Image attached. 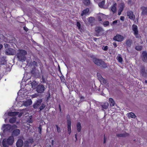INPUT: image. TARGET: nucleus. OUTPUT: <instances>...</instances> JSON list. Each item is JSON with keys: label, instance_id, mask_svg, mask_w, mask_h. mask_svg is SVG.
<instances>
[{"label": "nucleus", "instance_id": "obj_1", "mask_svg": "<svg viewBox=\"0 0 147 147\" xmlns=\"http://www.w3.org/2000/svg\"><path fill=\"white\" fill-rule=\"evenodd\" d=\"M27 54L26 51L23 50H19L16 54L18 58L20 61H24L26 59L25 55Z\"/></svg>", "mask_w": 147, "mask_h": 147}, {"label": "nucleus", "instance_id": "obj_2", "mask_svg": "<svg viewBox=\"0 0 147 147\" xmlns=\"http://www.w3.org/2000/svg\"><path fill=\"white\" fill-rule=\"evenodd\" d=\"M93 61L98 66L103 67L104 68L107 67V66L104 62L101 60L94 58L93 59Z\"/></svg>", "mask_w": 147, "mask_h": 147}, {"label": "nucleus", "instance_id": "obj_3", "mask_svg": "<svg viewBox=\"0 0 147 147\" xmlns=\"http://www.w3.org/2000/svg\"><path fill=\"white\" fill-rule=\"evenodd\" d=\"M46 88L43 85L39 84L38 85L36 88V91L39 93L44 92Z\"/></svg>", "mask_w": 147, "mask_h": 147}, {"label": "nucleus", "instance_id": "obj_4", "mask_svg": "<svg viewBox=\"0 0 147 147\" xmlns=\"http://www.w3.org/2000/svg\"><path fill=\"white\" fill-rule=\"evenodd\" d=\"M89 9L88 8H86L82 11L81 14V16L82 17V19L84 20L86 16L87 15L89 14Z\"/></svg>", "mask_w": 147, "mask_h": 147}, {"label": "nucleus", "instance_id": "obj_5", "mask_svg": "<svg viewBox=\"0 0 147 147\" xmlns=\"http://www.w3.org/2000/svg\"><path fill=\"white\" fill-rule=\"evenodd\" d=\"M3 131L4 132L7 131H10L12 130V127L9 125H4L2 127Z\"/></svg>", "mask_w": 147, "mask_h": 147}, {"label": "nucleus", "instance_id": "obj_6", "mask_svg": "<svg viewBox=\"0 0 147 147\" xmlns=\"http://www.w3.org/2000/svg\"><path fill=\"white\" fill-rule=\"evenodd\" d=\"M67 117V132L68 134L70 135L71 132V121L70 119Z\"/></svg>", "mask_w": 147, "mask_h": 147}, {"label": "nucleus", "instance_id": "obj_7", "mask_svg": "<svg viewBox=\"0 0 147 147\" xmlns=\"http://www.w3.org/2000/svg\"><path fill=\"white\" fill-rule=\"evenodd\" d=\"M140 74L144 77L147 76V70L145 69L144 67L142 66L141 67L140 70Z\"/></svg>", "mask_w": 147, "mask_h": 147}, {"label": "nucleus", "instance_id": "obj_8", "mask_svg": "<svg viewBox=\"0 0 147 147\" xmlns=\"http://www.w3.org/2000/svg\"><path fill=\"white\" fill-rule=\"evenodd\" d=\"M113 39L115 40L118 42H121L123 40V37L122 36L118 34L115 36Z\"/></svg>", "mask_w": 147, "mask_h": 147}, {"label": "nucleus", "instance_id": "obj_9", "mask_svg": "<svg viewBox=\"0 0 147 147\" xmlns=\"http://www.w3.org/2000/svg\"><path fill=\"white\" fill-rule=\"evenodd\" d=\"M15 50L11 48H9L6 49L5 51V53L8 55H14L15 54Z\"/></svg>", "mask_w": 147, "mask_h": 147}, {"label": "nucleus", "instance_id": "obj_10", "mask_svg": "<svg viewBox=\"0 0 147 147\" xmlns=\"http://www.w3.org/2000/svg\"><path fill=\"white\" fill-rule=\"evenodd\" d=\"M132 30L134 32V34L136 38H138V30L137 26L135 25H132Z\"/></svg>", "mask_w": 147, "mask_h": 147}, {"label": "nucleus", "instance_id": "obj_11", "mask_svg": "<svg viewBox=\"0 0 147 147\" xmlns=\"http://www.w3.org/2000/svg\"><path fill=\"white\" fill-rule=\"evenodd\" d=\"M142 59L144 62H147V53L146 51H144L142 53Z\"/></svg>", "mask_w": 147, "mask_h": 147}, {"label": "nucleus", "instance_id": "obj_12", "mask_svg": "<svg viewBox=\"0 0 147 147\" xmlns=\"http://www.w3.org/2000/svg\"><path fill=\"white\" fill-rule=\"evenodd\" d=\"M127 15L131 20H134L135 19V16L134 15L133 12L131 11H129L127 12Z\"/></svg>", "mask_w": 147, "mask_h": 147}, {"label": "nucleus", "instance_id": "obj_13", "mask_svg": "<svg viewBox=\"0 0 147 147\" xmlns=\"http://www.w3.org/2000/svg\"><path fill=\"white\" fill-rule=\"evenodd\" d=\"M42 101V99H39L33 105V107L34 108H36L38 107L41 104Z\"/></svg>", "mask_w": 147, "mask_h": 147}, {"label": "nucleus", "instance_id": "obj_14", "mask_svg": "<svg viewBox=\"0 0 147 147\" xmlns=\"http://www.w3.org/2000/svg\"><path fill=\"white\" fill-rule=\"evenodd\" d=\"M98 79L101 82L105 84H107V81L105 79H104L100 75H98Z\"/></svg>", "mask_w": 147, "mask_h": 147}, {"label": "nucleus", "instance_id": "obj_15", "mask_svg": "<svg viewBox=\"0 0 147 147\" xmlns=\"http://www.w3.org/2000/svg\"><path fill=\"white\" fill-rule=\"evenodd\" d=\"M142 10L141 15H147V7H142L141 8Z\"/></svg>", "mask_w": 147, "mask_h": 147}, {"label": "nucleus", "instance_id": "obj_16", "mask_svg": "<svg viewBox=\"0 0 147 147\" xmlns=\"http://www.w3.org/2000/svg\"><path fill=\"white\" fill-rule=\"evenodd\" d=\"M32 103V101L31 99L28 100L23 102L24 105L26 107H28L31 105Z\"/></svg>", "mask_w": 147, "mask_h": 147}, {"label": "nucleus", "instance_id": "obj_17", "mask_svg": "<svg viewBox=\"0 0 147 147\" xmlns=\"http://www.w3.org/2000/svg\"><path fill=\"white\" fill-rule=\"evenodd\" d=\"M7 141L8 142L9 145H12L14 141V138L12 136H10L8 139L7 140Z\"/></svg>", "mask_w": 147, "mask_h": 147}, {"label": "nucleus", "instance_id": "obj_18", "mask_svg": "<svg viewBox=\"0 0 147 147\" xmlns=\"http://www.w3.org/2000/svg\"><path fill=\"white\" fill-rule=\"evenodd\" d=\"M23 144V142L21 139L18 140L16 143V146L17 147H22Z\"/></svg>", "mask_w": 147, "mask_h": 147}, {"label": "nucleus", "instance_id": "obj_19", "mask_svg": "<svg viewBox=\"0 0 147 147\" xmlns=\"http://www.w3.org/2000/svg\"><path fill=\"white\" fill-rule=\"evenodd\" d=\"M2 143L3 146L4 147H8L9 145L6 139H4Z\"/></svg>", "mask_w": 147, "mask_h": 147}, {"label": "nucleus", "instance_id": "obj_20", "mask_svg": "<svg viewBox=\"0 0 147 147\" xmlns=\"http://www.w3.org/2000/svg\"><path fill=\"white\" fill-rule=\"evenodd\" d=\"M81 124L80 122H78L76 124V128L77 131L78 132H80L81 130Z\"/></svg>", "mask_w": 147, "mask_h": 147}, {"label": "nucleus", "instance_id": "obj_21", "mask_svg": "<svg viewBox=\"0 0 147 147\" xmlns=\"http://www.w3.org/2000/svg\"><path fill=\"white\" fill-rule=\"evenodd\" d=\"M95 31L98 33L103 32L104 31L103 29L100 27H97L95 28Z\"/></svg>", "mask_w": 147, "mask_h": 147}, {"label": "nucleus", "instance_id": "obj_22", "mask_svg": "<svg viewBox=\"0 0 147 147\" xmlns=\"http://www.w3.org/2000/svg\"><path fill=\"white\" fill-rule=\"evenodd\" d=\"M20 130L19 129H16L13 131L12 135L14 136H17L20 134Z\"/></svg>", "mask_w": 147, "mask_h": 147}, {"label": "nucleus", "instance_id": "obj_23", "mask_svg": "<svg viewBox=\"0 0 147 147\" xmlns=\"http://www.w3.org/2000/svg\"><path fill=\"white\" fill-rule=\"evenodd\" d=\"M109 106V104L108 102H105L101 105L102 110L104 109H107Z\"/></svg>", "mask_w": 147, "mask_h": 147}, {"label": "nucleus", "instance_id": "obj_24", "mask_svg": "<svg viewBox=\"0 0 147 147\" xmlns=\"http://www.w3.org/2000/svg\"><path fill=\"white\" fill-rule=\"evenodd\" d=\"M32 88L33 89L36 88L37 86L38 85L37 84V83L35 81L31 83Z\"/></svg>", "mask_w": 147, "mask_h": 147}, {"label": "nucleus", "instance_id": "obj_25", "mask_svg": "<svg viewBox=\"0 0 147 147\" xmlns=\"http://www.w3.org/2000/svg\"><path fill=\"white\" fill-rule=\"evenodd\" d=\"M109 101L111 107H113L115 105V102L112 98H110L109 99Z\"/></svg>", "mask_w": 147, "mask_h": 147}, {"label": "nucleus", "instance_id": "obj_26", "mask_svg": "<svg viewBox=\"0 0 147 147\" xmlns=\"http://www.w3.org/2000/svg\"><path fill=\"white\" fill-rule=\"evenodd\" d=\"M19 113L18 112H9L8 114L9 116H14L18 115Z\"/></svg>", "mask_w": 147, "mask_h": 147}, {"label": "nucleus", "instance_id": "obj_27", "mask_svg": "<svg viewBox=\"0 0 147 147\" xmlns=\"http://www.w3.org/2000/svg\"><path fill=\"white\" fill-rule=\"evenodd\" d=\"M127 115L128 117L129 118L131 117L133 118H135L136 117L135 115L132 112L128 113L127 114Z\"/></svg>", "mask_w": 147, "mask_h": 147}, {"label": "nucleus", "instance_id": "obj_28", "mask_svg": "<svg viewBox=\"0 0 147 147\" xmlns=\"http://www.w3.org/2000/svg\"><path fill=\"white\" fill-rule=\"evenodd\" d=\"M116 3H115L111 7V11L113 13L115 12L116 11Z\"/></svg>", "mask_w": 147, "mask_h": 147}, {"label": "nucleus", "instance_id": "obj_29", "mask_svg": "<svg viewBox=\"0 0 147 147\" xmlns=\"http://www.w3.org/2000/svg\"><path fill=\"white\" fill-rule=\"evenodd\" d=\"M83 3L85 5H88L90 4L89 0H83Z\"/></svg>", "mask_w": 147, "mask_h": 147}, {"label": "nucleus", "instance_id": "obj_30", "mask_svg": "<svg viewBox=\"0 0 147 147\" xmlns=\"http://www.w3.org/2000/svg\"><path fill=\"white\" fill-rule=\"evenodd\" d=\"M132 43V40H127L126 42V45L129 47H130Z\"/></svg>", "mask_w": 147, "mask_h": 147}, {"label": "nucleus", "instance_id": "obj_31", "mask_svg": "<svg viewBox=\"0 0 147 147\" xmlns=\"http://www.w3.org/2000/svg\"><path fill=\"white\" fill-rule=\"evenodd\" d=\"M105 3V1H102L99 3L98 5L100 7L102 8L104 5Z\"/></svg>", "mask_w": 147, "mask_h": 147}, {"label": "nucleus", "instance_id": "obj_32", "mask_svg": "<svg viewBox=\"0 0 147 147\" xmlns=\"http://www.w3.org/2000/svg\"><path fill=\"white\" fill-rule=\"evenodd\" d=\"M16 120V118L15 117H12L9 119V121L11 123H14Z\"/></svg>", "mask_w": 147, "mask_h": 147}, {"label": "nucleus", "instance_id": "obj_33", "mask_svg": "<svg viewBox=\"0 0 147 147\" xmlns=\"http://www.w3.org/2000/svg\"><path fill=\"white\" fill-rule=\"evenodd\" d=\"M88 20L89 23H92L94 20V18L93 17H90L88 18Z\"/></svg>", "mask_w": 147, "mask_h": 147}, {"label": "nucleus", "instance_id": "obj_34", "mask_svg": "<svg viewBox=\"0 0 147 147\" xmlns=\"http://www.w3.org/2000/svg\"><path fill=\"white\" fill-rule=\"evenodd\" d=\"M142 47L141 46H136V49L137 51H140L142 50Z\"/></svg>", "mask_w": 147, "mask_h": 147}, {"label": "nucleus", "instance_id": "obj_35", "mask_svg": "<svg viewBox=\"0 0 147 147\" xmlns=\"http://www.w3.org/2000/svg\"><path fill=\"white\" fill-rule=\"evenodd\" d=\"M117 59L118 60V61L120 63H121L123 61L122 58L120 56H117Z\"/></svg>", "mask_w": 147, "mask_h": 147}, {"label": "nucleus", "instance_id": "obj_36", "mask_svg": "<svg viewBox=\"0 0 147 147\" xmlns=\"http://www.w3.org/2000/svg\"><path fill=\"white\" fill-rule=\"evenodd\" d=\"M103 24L104 26L106 27L109 25V22L107 21H105L103 22Z\"/></svg>", "mask_w": 147, "mask_h": 147}, {"label": "nucleus", "instance_id": "obj_37", "mask_svg": "<svg viewBox=\"0 0 147 147\" xmlns=\"http://www.w3.org/2000/svg\"><path fill=\"white\" fill-rule=\"evenodd\" d=\"M124 7V4L123 3H122L121 4L119 9V10L121 11H122L123 10V9Z\"/></svg>", "mask_w": 147, "mask_h": 147}, {"label": "nucleus", "instance_id": "obj_38", "mask_svg": "<svg viewBox=\"0 0 147 147\" xmlns=\"http://www.w3.org/2000/svg\"><path fill=\"white\" fill-rule=\"evenodd\" d=\"M45 107V104L42 103L39 109L40 111L42 110L43 109H44Z\"/></svg>", "mask_w": 147, "mask_h": 147}, {"label": "nucleus", "instance_id": "obj_39", "mask_svg": "<svg viewBox=\"0 0 147 147\" xmlns=\"http://www.w3.org/2000/svg\"><path fill=\"white\" fill-rule=\"evenodd\" d=\"M101 15V17H102V19H106L107 18V16L103 14L102 13H100Z\"/></svg>", "mask_w": 147, "mask_h": 147}, {"label": "nucleus", "instance_id": "obj_40", "mask_svg": "<svg viewBox=\"0 0 147 147\" xmlns=\"http://www.w3.org/2000/svg\"><path fill=\"white\" fill-rule=\"evenodd\" d=\"M117 136L118 137H123L125 136V134H117Z\"/></svg>", "mask_w": 147, "mask_h": 147}, {"label": "nucleus", "instance_id": "obj_41", "mask_svg": "<svg viewBox=\"0 0 147 147\" xmlns=\"http://www.w3.org/2000/svg\"><path fill=\"white\" fill-rule=\"evenodd\" d=\"M29 141H26L24 142V145L26 147H28L29 146Z\"/></svg>", "mask_w": 147, "mask_h": 147}, {"label": "nucleus", "instance_id": "obj_42", "mask_svg": "<svg viewBox=\"0 0 147 147\" xmlns=\"http://www.w3.org/2000/svg\"><path fill=\"white\" fill-rule=\"evenodd\" d=\"M56 126L57 127V131L58 132V133H59L61 132V129H60V128L57 125H56Z\"/></svg>", "mask_w": 147, "mask_h": 147}, {"label": "nucleus", "instance_id": "obj_43", "mask_svg": "<svg viewBox=\"0 0 147 147\" xmlns=\"http://www.w3.org/2000/svg\"><path fill=\"white\" fill-rule=\"evenodd\" d=\"M102 17L100 14V16L98 17V19L99 21H101L102 20Z\"/></svg>", "mask_w": 147, "mask_h": 147}, {"label": "nucleus", "instance_id": "obj_44", "mask_svg": "<svg viewBox=\"0 0 147 147\" xmlns=\"http://www.w3.org/2000/svg\"><path fill=\"white\" fill-rule=\"evenodd\" d=\"M108 47L107 46H103L102 47V49L104 51H106L108 49Z\"/></svg>", "mask_w": 147, "mask_h": 147}, {"label": "nucleus", "instance_id": "obj_45", "mask_svg": "<svg viewBox=\"0 0 147 147\" xmlns=\"http://www.w3.org/2000/svg\"><path fill=\"white\" fill-rule=\"evenodd\" d=\"M77 26H78V28L80 29V28L81 25L79 22H78L77 23Z\"/></svg>", "mask_w": 147, "mask_h": 147}, {"label": "nucleus", "instance_id": "obj_46", "mask_svg": "<svg viewBox=\"0 0 147 147\" xmlns=\"http://www.w3.org/2000/svg\"><path fill=\"white\" fill-rule=\"evenodd\" d=\"M38 131L40 134L41 133V130H42V128L41 127L40 125L39 127L38 128Z\"/></svg>", "mask_w": 147, "mask_h": 147}, {"label": "nucleus", "instance_id": "obj_47", "mask_svg": "<svg viewBox=\"0 0 147 147\" xmlns=\"http://www.w3.org/2000/svg\"><path fill=\"white\" fill-rule=\"evenodd\" d=\"M38 96V95L37 94H33V95H32V98H35V97H37V96Z\"/></svg>", "mask_w": 147, "mask_h": 147}, {"label": "nucleus", "instance_id": "obj_48", "mask_svg": "<svg viewBox=\"0 0 147 147\" xmlns=\"http://www.w3.org/2000/svg\"><path fill=\"white\" fill-rule=\"evenodd\" d=\"M106 137H105V136L104 135V141H103L104 143H105V142H106Z\"/></svg>", "mask_w": 147, "mask_h": 147}, {"label": "nucleus", "instance_id": "obj_49", "mask_svg": "<svg viewBox=\"0 0 147 147\" xmlns=\"http://www.w3.org/2000/svg\"><path fill=\"white\" fill-rule=\"evenodd\" d=\"M29 143H32L33 142V139H31V140H30L29 141Z\"/></svg>", "mask_w": 147, "mask_h": 147}, {"label": "nucleus", "instance_id": "obj_50", "mask_svg": "<svg viewBox=\"0 0 147 147\" xmlns=\"http://www.w3.org/2000/svg\"><path fill=\"white\" fill-rule=\"evenodd\" d=\"M22 113L21 112L20 113L18 114V117H20L22 116Z\"/></svg>", "mask_w": 147, "mask_h": 147}, {"label": "nucleus", "instance_id": "obj_51", "mask_svg": "<svg viewBox=\"0 0 147 147\" xmlns=\"http://www.w3.org/2000/svg\"><path fill=\"white\" fill-rule=\"evenodd\" d=\"M124 17H122V16L121 17H120V20H122V21H123L124 20Z\"/></svg>", "mask_w": 147, "mask_h": 147}, {"label": "nucleus", "instance_id": "obj_52", "mask_svg": "<svg viewBox=\"0 0 147 147\" xmlns=\"http://www.w3.org/2000/svg\"><path fill=\"white\" fill-rule=\"evenodd\" d=\"M24 30L26 31H27L28 30V29L26 27H24Z\"/></svg>", "mask_w": 147, "mask_h": 147}, {"label": "nucleus", "instance_id": "obj_53", "mask_svg": "<svg viewBox=\"0 0 147 147\" xmlns=\"http://www.w3.org/2000/svg\"><path fill=\"white\" fill-rule=\"evenodd\" d=\"M122 12V11H119H119H118V15H121V13Z\"/></svg>", "mask_w": 147, "mask_h": 147}, {"label": "nucleus", "instance_id": "obj_54", "mask_svg": "<svg viewBox=\"0 0 147 147\" xmlns=\"http://www.w3.org/2000/svg\"><path fill=\"white\" fill-rule=\"evenodd\" d=\"M117 20H115V21H114L113 22V24H114L117 23Z\"/></svg>", "mask_w": 147, "mask_h": 147}, {"label": "nucleus", "instance_id": "obj_55", "mask_svg": "<svg viewBox=\"0 0 147 147\" xmlns=\"http://www.w3.org/2000/svg\"><path fill=\"white\" fill-rule=\"evenodd\" d=\"M113 45L115 46V47H117V45L116 44V43H113Z\"/></svg>", "mask_w": 147, "mask_h": 147}, {"label": "nucleus", "instance_id": "obj_56", "mask_svg": "<svg viewBox=\"0 0 147 147\" xmlns=\"http://www.w3.org/2000/svg\"><path fill=\"white\" fill-rule=\"evenodd\" d=\"M42 79L43 82H45V78H44V77H43V76H42Z\"/></svg>", "mask_w": 147, "mask_h": 147}, {"label": "nucleus", "instance_id": "obj_57", "mask_svg": "<svg viewBox=\"0 0 147 147\" xmlns=\"http://www.w3.org/2000/svg\"><path fill=\"white\" fill-rule=\"evenodd\" d=\"M3 47V45L1 44H0V50Z\"/></svg>", "mask_w": 147, "mask_h": 147}, {"label": "nucleus", "instance_id": "obj_58", "mask_svg": "<svg viewBox=\"0 0 147 147\" xmlns=\"http://www.w3.org/2000/svg\"><path fill=\"white\" fill-rule=\"evenodd\" d=\"M75 137L76 138V140H77V134H76L75 135Z\"/></svg>", "mask_w": 147, "mask_h": 147}, {"label": "nucleus", "instance_id": "obj_59", "mask_svg": "<svg viewBox=\"0 0 147 147\" xmlns=\"http://www.w3.org/2000/svg\"><path fill=\"white\" fill-rule=\"evenodd\" d=\"M36 62H35L34 61V64L35 65H36Z\"/></svg>", "mask_w": 147, "mask_h": 147}, {"label": "nucleus", "instance_id": "obj_60", "mask_svg": "<svg viewBox=\"0 0 147 147\" xmlns=\"http://www.w3.org/2000/svg\"><path fill=\"white\" fill-rule=\"evenodd\" d=\"M144 83L145 84H147V80H145V81Z\"/></svg>", "mask_w": 147, "mask_h": 147}, {"label": "nucleus", "instance_id": "obj_61", "mask_svg": "<svg viewBox=\"0 0 147 147\" xmlns=\"http://www.w3.org/2000/svg\"><path fill=\"white\" fill-rule=\"evenodd\" d=\"M1 141L0 140V145H1Z\"/></svg>", "mask_w": 147, "mask_h": 147}, {"label": "nucleus", "instance_id": "obj_62", "mask_svg": "<svg viewBox=\"0 0 147 147\" xmlns=\"http://www.w3.org/2000/svg\"><path fill=\"white\" fill-rule=\"evenodd\" d=\"M59 108H60V109L61 110L60 106V105H59Z\"/></svg>", "mask_w": 147, "mask_h": 147}, {"label": "nucleus", "instance_id": "obj_63", "mask_svg": "<svg viewBox=\"0 0 147 147\" xmlns=\"http://www.w3.org/2000/svg\"><path fill=\"white\" fill-rule=\"evenodd\" d=\"M6 45H7V44H6L5 45V47H6Z\"/></svg>", "mask_w": 147, "mask_h": 147}, {"label": "nucleus", "instance_id": "obj_64", "mask_svg": "<svg viewBox=\"0 0 147 147\" xmlns=\"http://www.w3.org/2000/svg\"><path fill=\"white\" fill-rule=\"evenodd\" d=\"M49 147H51V145H50Z\"/></svg>", "mask_w": 147, "mask_h": 147}]
</instances>
